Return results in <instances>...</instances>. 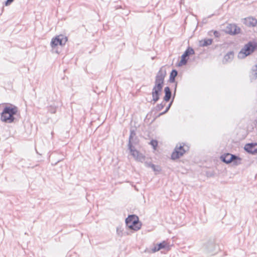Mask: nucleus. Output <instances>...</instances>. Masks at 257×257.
Segmentation results:
<instances>
[{
    "instance_id": "12",
    "label": "nucleus",
    "mask_w": 257,
    "mask_h": 257,
    "mask_svg": "<svg viewBox=\"0 0 257 257\" xmlns=\"http://www.w3.org/2000/svg\"><path fill=\"white\" fill-rule=\"evenodd\" d=\"M243 23L247 27H253L257 24V20L252 17H249L243 19Z\"/></svg>"
},
{
    "instance_id": "14",
    "label": "nucleus",
    "mask_w": 257,
    "mask_h": 257,
    "mask_svg": "<svg viewBox=\"0 0 257 257\" xmlns=\"http://www.w3.org/2000/svg\"><path fill=\"white\" fill-rule=\"evenodd\" d=\"M249 78L251 81H253L257 79V65L252 66L249 75Z\"/></svg>"
},
{
    "instance_id": "6",
    "label": "nucleus",
    "mask_w": 257,
    "mask_h": 257,
    "mask_svg": "<svg viewBox=\"0 0 257 257\" xmlns=\"http://www.w3.org/2000/svg\"><path fill=\"white\" fill-rule=\"evenodd\" d=\"M67 41V38L64 35H60L53 38L51 42V46L52 48H55L58 45L63 46L65 44Z\"/></svg>"
},
{
    "instance_id": "4",
    "label": "nucleus",
    "mask_w": 257,
    "mask_h": 257,
    "mask_svg": "<svg viewBox=\"0 0 257 257\" xmlns=\"http://www.w3.org/2000/svg\"><path fill=\"white\" fill-rule=\"evenodd\" d=\"M126 225L131 229L137 231L141 228V224L138 217L135 215H129L125 219Z\"/></svg>"
},
{
    "instance_id": "18",
    "label": "nucleus",
    "mask_w": 257,
    "mask_h": 257,
    "mask_svg": "<svg viewBox=\"0 0 257 257\" xmlns=\"http://www.w3.org/2000/svg\"><path fill=\"white\" fill-rule=\"evenodd\" d=\"M178 74V72L176 70H173L170 75V82H174L175 81V77L177 76Z\"/></svg>"
},
{
    "instance_id": "10",
    "label": "nucleus",
    "mask_w": 257,
    "mask_h": 257,
    "mask_svg": "<svg viewBox=\"0 0 257 257\" xmlns=\"http://www.w3.org/2000/svg\"><path fill=\"white\" fill-rule=\"evenodd\" d=\"M240 29L235 24H228L226 28V32L231 35L237 34L240 33Z\"/></svg>"
},
{
    "instance_id": "9",
    "label": "nucleus",
    "mask_w": 257,
    "mask_h": 257,
    "mask_svg": "<svg viewBox=\"0 0 257 257\" xmlns=\"http://www.w3.org/2000/svg\"><path fill=\"white\" fill-rule=\"evenodd\" d=\"M128 147L131 155L136 160L141 162L144 160V156L142 154H140L138 151L135 149L134 147L133 146L132 143H128Z\"/></svg>"
},
{
    "instance_id": "13",
    "label": "nucleus",
    "mask_w": 257,
    "mask_h": 257,
    "mask_svg": "<svg viewBox=\"0 0 257 257\" xmlns=\"http://www.w3.org/2000/svg\"><path fill=\"white\" fill-rule=\"evenodd\" d=\"M244 150L252 154L257 153V143H250L246 144L244 148Z\"/></svg>"
},
{
    "instance_id": "8",
    "label": "nucleus",
    "mask_w": 257,
    "mask_h": 257,
    "mask_svg": "<svg viewBox=\"0 0 257 257\" xmlns=\"http://www.w3.org/2000/svg\"><path fill=\"white\" fill-rule=\"evenodd\" d=\"M185 152L186 151L184 149V145H180L179 147L177 145L175 148V151H174L172 154L171 158L173 160L178 159L183 156Z\"/></svg>"
},
{
    "instance_id": "2",
    "label": "nucleus",
    "mask_w": 257,
    "mask_h": 257,
    "mask_svg": "<svg viewBox=\"0 0 257 257\" xmlns=\"http://www.w3.org/2000/svg\"><path fill=\"white\" fill-rule=\"evenodd\" d=\"M18 111V108L15 105L10 104L4 107L1 113V119L3 122L11 123L14 121L15 117Z\"/></svg>"
},
{
    "instance_id": "1",
    "label": "nucleus",
    "mask_w": 257,
    "mask_h": 257,
    "mask_svg": "<svg viewBox=\"0 0 257 257\" xmlns=\"http://www.w3.org/2000/svg\"><path fill=\"white\" fill-rule=\"evenodd\" d=\"M166 75V71L164 67H162L155 77V85L152 89V95L153 104L155 103L160 98L162 94L164 84V79Z\"/></svg>"
},
{
    "instance_id": "3",
    "label": "nucleus",
    "mask_w": 257,
    "mask_h": 257,
    "mask_svg": "<svg viewBox=\"0 0 257 257\" xmlns=\"http://www.w3.org/2000/svg\"><path fill=\"white\" fill-rule=\"evenodd\" d=\"M256 46L255 44L251 42H249L245 44L243 48L241 49L238 54V57L239 59H243L245 57L251 54L255 50Z\"/></svg>"
},
{
    "instance_id": "25",
    "label": "nucleus",
    "mask_w": 257,
    "mask_h": 257,
    "mask_svg": "<svg viewBox=\"0 0 257 257\" xmlns=\"http://www.w3.org/2000/svg\"><path fill=\"white\" fill-rule=\"evenodd\" d=\"M149 166L154 170V171H158V170L156 169V166L154 164H150Z\"/></svg>"
},
{
    "instance_id": "22",
    "label": "nucleus",
    "mask_w": 257,
    "mask_h": 257,
    "mask_svg": "<svg viewBox=\"0 0 257 257\" xmlns=\"http://www.w3.org/2000/svg\"><path fill=\"white\" fill-rule=\"evenodd\" d=\"M172 101H171L169 104L168 105V106L166 107L165 110L164 111H163V112L161 113L159 115H163V114H165L166 113H167L168 112V111L169 110L171 105H172Z\"/></svg>"
},
{
    "instance_id": "23",
    "label": "nucleus",
    "mask_w": 257,
    "mask_h": 257,
    "mask_svg": "<svg viewBox=\"0 0 257 257\" xmlns=\"http://www.w3.org/2000/svg\"><path fill=\"white\" fill-rule=\"evenodd\" d=\"M151 144L153 146L154 148H155L157 146L158 142L156 140H152L151 142Z\"/></svg>"
},
{
    "instance_id": "17",
    "label": "nucleus",
    "mask_w": 257,
    "mask_h": 257,
    "mask_svg": "<svg viewBox=\"0 0 257 257\" xmlns=\"http://www.w3.org/2000/svg\"><path fill=\"white\" fill-rule=\"evenodd\" d=\"M233 52H228L227 54H226L223 58V62H227L231 60L233 58Z\"/></svg>"
},
{
    "instance_id": "16",
    "label": "nucleus",
    "mask_w": 257,
    "mask_h": 257,
    "mask_svg": "<svg viewBox=\"0 0 257 257\" xmlns=\"http://www.w3.org/2000/svg\"><path fill=\"white\" fill-rule=\"evenodd\" d=\"M212 39H205L201 40L199 42V45L201 47H206L210 45L212 43Z\"/></svg>"
},
{
    "instance_id": "15",
    "label": "nucleus",
    "mask_w": 257,
    "mask_h": 257,
    "mask_svg": "<svg viewBox=\"0 0 257 257\" xmlns=\"http://www.w3.org/2000/svg\"><path fill=\"white\" fill-rule=\"evenodd\" d=\"M165 96L164 97V101H169L171 97L172 93L170 88L168 86L164 88Z\"/></svg>"
},
{
    "instance_id": "11",
    "label": "nucleus",
    "mask_w": 257,
    "mask_h": 257,
    "mask_svg": "<svg viewBox=\"0 0 257 257\" xmlns=\"http://www.w3.org/2000/svg\"><path fill=\"white\" fill-rule=\"evenodd\" d=\"M163 248L167 249V250L170 249V246L166 241H163L162 242L155 245L152 249V250L153 252H155Z\"/></svg>"
},
{
    "instance_id": "19",
    "label": "nucleus",
    "mask_w": 257,
    "mask_h": 257,
    "mask_svg": "<svg viewBox=\"0 0 257 257\" xmlns=\"http://www.w3.org/2000/svg\"><path fill=\"white\" fill-rule=\"evenodd\" d=\"M135 136H136L135 131L134 130H131L130 131V135L129 137L128 143H132V142L133 141V139Z\"/></svg>"
},
{
    "instance_id": "21",
    "label": "nucleus",
    "mask_w": 257,
    "mask_h": 257,
    "mask_svg": "<svg viewBox=\"0 0 257 257\" xmlns=\"http://www.w3.org/2000/svg\"><path fill=\"white\" fill-rule=\"evenodd\" d=\"M165 106V103L163 102L159 104L156 106V110L158 111H160Z\"/></svg>"
},
{
    "instance_id": "5",
    "label": "nucleus",
    "mask_w": 257,
    "mask_h": 257,
    "mask_svg": "<svg viewBox=\"0 0 257 257\" xmlns=\"http://www.w3.org/2000/svg\"><path fill=\"white\" fill-rule=\"evenodd\" d=\"M220 159L226 164L232 163L234 165H238L241 163V159L238 156L229 153L222 155Z\"/></svg>"
},
{
    "instance_id": "24",
    "label": "nucleus",
    "mask_w": 257,
    "mask_h": 257,
    "mask_svg": "<svg viewBox=\"0 0 257 257\" xmlns=\"http://www.w3.org/2000/svg\"><path fill=\"white\" fill-rule=\"evenodd\" d=\"M213 34H214V35L215 36V37H219L220 36V33L219 32H218V31H214L213 32Z\"/></svg>"
},
{
    "instance_id": "7",
    "label": "nucleus",
    "mask_w": 257,
    "mask_h": 257,
    "mask_svg": "<svg viewBox=\"0 0 257 257\" xmlns=\"http://www.w3.org/2000/svg\"><path fill=\"white\" fill-rule=\"evenodd\" d=\"M194 53L193 49L189 47L182 55L181 60L179 62L178 65L179 66H181L182 65H186L189 56L194 54Z\"/></svg>"
},
{
    "instance_id": "27",
    "label": "nucleus",
    "mask_w": 257,
    "mask_h": 257,
    "mask_svg": "<svg viewBox=\"0 0 257 257\" xmlns=\"http://www.w3.org/2000/svg\"><path fill=\"white\" fill-rule=\"evenodd\" d=\"M176 87H177V84H176V85H175V92H174V93H175V92H176Z\"/></svg>"
},
{
    "instance_id": "20",
    "label": "nucleus",
    "mask_w": 257,
    "mask_h": 257,
    "mask_svg": "<svg viewBox=\"0 0 257 257\" xmlns=\"http://www.w3.org/2000/svg\"><path fill=\"white\" fill-rule=\"evenodd\" d=\"M57 107L56 106L50 105L48 107V110L51 113H55L56 111Z\"/></svg>"
},
{
    "instance_id": "26",
    "label": "nucleus",
    "mask_w": 257,
    "mask_h": 257,
    "mask_svg": "<svg viewBox=\"0 0 257 257\" xmlns=\"http://www.w3.org/2000/svg\"><path fill=\"white\" fill-rule=\"evenodd\" d=\"M14 1V0H7L5 3V5L6 6H8L10 5Z\"/></svg>"
}]
</instances>
